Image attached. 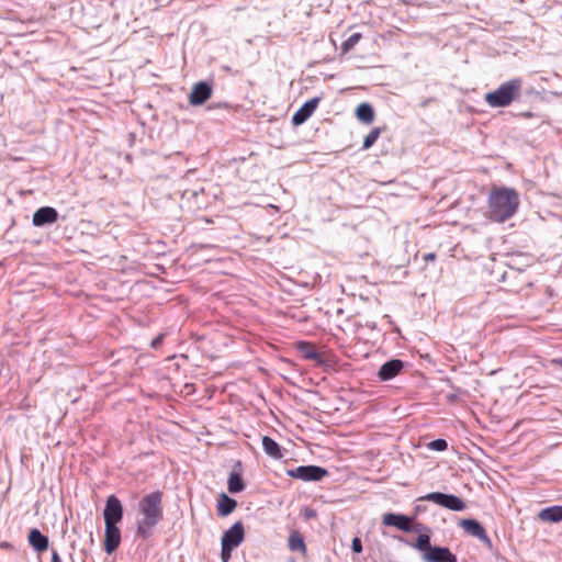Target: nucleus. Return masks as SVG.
<instances>
[{
  "mask_svg": "<svg viewBox=\"0 0 562 562\" xmlns=\"http://www.w3.org/2000/svg\"><path fill=\"white\" fill-rule=\"evenodd\" d=\"M139 518L137 519L136 536L147 540L154 535V529L164 518L162 493L154 491L142 497L138 503Z\"/></svg>",
  "mask_w": 562,
  "mask_h": 562,
  "instance_id": "f257e3e1",
  "label": "nucleus"
},
{
  "mask_svg": "<svg viewBox=\"0 0 562 562\" xmlns=\"http://www.w3.org/2000/svg\"><path fill=\"white\" fill-rule=\"evenodd\" d=\"M519 204V194L515 189L494 188L488 195V218L504 223L515 215Z\"/></svg>",
  "mask_w": 562,
  "mask_h": 562,
  "instance_id": "f03ea898",
  "label": "nucleus"
},
{
  "mask_svg": "<svg viewBox=\"0 0 562 562\" xmlns=\"http://www.w3.org/2000/svg\"><path fill=\"white\" fill-rule=\"evenodd\" d=\"M521 89L522 80L520 78H514L503 82L496 90L487 92L484 97V101L491 108H506L520 97Z\"/></svg>",
  "mask_w": 562,
  "mask_h": 562,
  "instance_id": "7ed1b4c3",
  "label": "nucleus"
},
{
  "mask_svg": "<svg viewBox=\"0 0 562 562\" xmlns=\"http://www.w3.org/2000/svg\"><path fill=\"white\" fill-rule=\"evenodd\" d=\"M428 501L452 512H462L467 508L465 502L457 495L441 492H431L417 499V502Z\"/></svg>",
  "mask_w": 562,
  "mask_h": 562,
  "instance_id": "20e7f679",
  "label": "nucleus"
},
{
  "mask_svg": "<svg viewBox=\"0 0 562 562\" xmlns=\"http://www.w3.org/2000/svg\"><path fill=\"white\" fill-rule=\"evenodd\" d=\"M286 474L304 482H318L327 476L328 472L325 468L318 465H300L288 470Z\"/></svg>",
  "mask_w": 562,
  "mask_h": 562,
  "instance_id": "39448f33",
  "label": "nucleus"
},
{
  "mask_svg": "<svg viewBox=\"0 0 562 562\" xmlns=\"http://www.w3.org/2000/svg\"><path fill=\"white\" fill-rule=\"evenodd\" d=\"M104 524H119L123 518V505L115 495H110L105 501L103 510Z\"/></svg>",
  "mask_w": 562,
  "mask_h": 562,
  "instance_id": "423d86ee",
  "label": "nucleus"
},
{
  "mask_svg": "<svg viewBox=\"0 0 562 562\" xmlns=\"http://www.w3.org/2000/svg\"><path fill=\"white\" fill-rule=\"evenodd\" d=\"M459 526L463 529V531L467 535L479 539L488 547L492 544L491 539L486 533L484 527L477 520L472 518L460 519Z\"/></svg>",
  "mask_w": 562,
  "mask_h": 562,
  "instance_id": "0eeeda50",
  "label": "nucleus"
},
{
  "mask_svg": "<svg viewBox=\"0 0 562 562\" xmlns=\"http://www.w3.org/2000/svg\"><path fill=\"white\" fill-rule=\"evenodd\" d=\"M245 538L244 525L241 521H236L231 528L224 531L221 544L236 549Z\"/></svg>",
  "mask_w": 562,
  "mask_h": 562,
  "instance_id": "6e6552de",
  "label": "nucleus"
},
{
  "mask_svg": "<svg viewBox=\"0 0 562 562\" xmlns=\"http://www.w3.org/2000/svg\"><path fill=\"white\" fill-rule=\"evenodd\" d=\"M212 86L207 81L196 82L191 90L189 95V102L191 105H202L212 95Z\"/></svg>",
  "mask_w": 562,
  "mask_h": 562,
  "instance_id": "1a4fd4ad",
  "label": "nucleus"
},
{
  "mask_svg": "<svg viewBox=\"0 0 562 562\" xmlns=\"http://www.w3.org/2000/svg\"><path fill=\"white\" fill-rule=\"evenodd\" d=\"M415 516H407L403 514L386 513L383 515L382 522L385 526H392L404 532H412L411 522L414 521Z\"/></svg>",
  "mask_w": 562,
  "mask_h": 562,
  "instance_id": "9d476101",
  "label": "nucleus"
},
{
  "mask_svg": "<svg viewBox=\"0 0 562 562\" xmlns=\"http://www.w3.org/2000/svg\"><path fill=\"white\" fill-rule=\"evenodd\" d=\"M322 98L315 97L307 100L292 116V124L294 126L305 123L317 109Z\"/></svg>",
  "mask_w": 562,
  "mask_h": 562,
  "instance_id": "9b49d317",
  "label": "nucleus"
},
{
  "mask_svg": "<svg viewBox=\"0 0 562 562\" xmlns=\"http://www.w3.org/2000/svg\"><path fill=\"white\" fill-rule=\"evenodd\" d=\"M58 212L52 206H42L33 214L32 223L36 227H43L57 222Z\"/></svg>",
  "mask_w": 562,
  "mask_h": 562,
  "instance_id": "f8f14e48",
  "label": "nucleus"
},
{
  "mask_svg": "<svg viewBox=\"0 0 562 562\" xmlns=\"http://www.w3.org/2000/svg\"><path fill=\"white\" fill-rule=\"evenodd\" d=\"M104 550L108 554L113 553L121 543V530L117 524H104Z\"/></svg>",
  "mask_w": 562,
  "mask_h": 562,
  "instance_id": "ddd939ff",
  "label": "nucleus"
},
{
  "mask_svg": "<svg viewBox=\"0 0 562 562\" xmlns=\"http://www.w3.org/2000/svg\"><path fill=\"white\" fill-rule=\"evenodd\" d=\"M404 368V362L400 359H391L384 362L378 372V378L381 381H389L395 378Z\"/></svg>",
  "mask_w": 562,
  "mask_h": 562,
  "instance_id": "4468645a",
  "label": "nucleus"
},
{
  "mask_svg": "<svg viewBox=\"0 0 562 562\" xmlns=\"http://www.w3.org/2000/svg\"><path fill=\"white\" fill-rule=\"evenodd\" d=\"M424 560L427 562H457V557L449 548L435 546L424 554Z\"/></svg>",
  "mask_w": 562,
  "mask_h": 562,
  "instance_id": "2eb2a0df",
  "label": "nucleus"
},
{
  "mask_svg": "<svg viewBox=\"0 0 562 562\" xmlns=\"http://www.w3.org/2000/svg\"><path fill=\"white\" fill-rule=\"evenodd\" d=\"M296 350L301 353L302 358L305 360H314L317 363H324V358L321 352L316 350L315 345L308 341H297Z\"/></svg>",
  "mask_w": 562,
  "mask_h": 562,
  "instance_id": "dca6fc26",
  "label": "nucleus"
},
{
  "mask_svg": "<svg viewBox=\"0 0 562 562\" xmlns=\"http://www.w3.org/2000/svg\"><path fill=\"white\" fill-rule=\"evenodd\" d=\"M27 540L30 546L38 553L44 552L48 549L49 539L43 535L38 529L33 528L30 530Z\"/></svg>",
  "mask_w": 562,
  "mask_h": 562,
  "instance_id": "f3484780",
  "label": "nucleus"
},
{
  "mask_svg": "<svg viewBox=\"0 0 562 562\" xmlns=\"http://www.w3.org/2000/svg\"><path fill=\"white\" fill-rule=\"evenodd\" d=\"M237 502L234 498L222 493L217 499V514L222 517L228 516L235 510Z\"/></svg>",
  "mask_w": 562,
  "mask_h": 562,
  "instance_id": "a211bd4d",
  "label": "nucleus"
},
{
  "mask_svg": "<svg viewBox=\"0 0 562 562\" xmlns=\"http://www.w3.org/2000/svg\"><path fill=\"white\" fill-rule=\"evenodd\" d=\"M538 517L543 521L560 522L562 521V506L546 507L540 510Z\"/></svg>",
  "mask_w": 562,
  "mask_h": 562,
  "instance_id": "6ab92c4d",
  "label": "nucleus"
},
{
  "mask_svg": "<svg viewBox=\"0 0 562 562\" xmlns=\"http://www.w3.org/2000/svg\"><path fill=\"white\" fill-rule=\"evenodd\" d=\"M262 448H263L265 452L273 459L278 460L283 457L281 447L279 446V443L269 436L262 437Z\"/></svg>",
  "mask_w": 562,
  "mask_h": 562,
  "instance_id": "aec40b11",
  "label": "nucleus"
},
{
  "mask_svg": "<svg viewBox=\"0 0 562 562\" xmlns=\"http://www.w3.org/2000/svg\"><path fill=\"white\" fill-rule=\"evenodd\" d=\"M356 117L366 124H370L374 120V110L370 103L363 102L356 109Z\"/></svg>",
  "mask_w": 562,
  "mask_h": 562,
  "instance_id": "412c9836",
  "label": "nucleus"
},
{
  "mask_svg": "<svg viewBox=\"0 0 562 562\" xmlns=\"http://www.w3.org/2000/svg\"><path fill=\"white\" fill-rule=\"evenodd\" d=\"M227 488L232 494L240 493L245 490V483L239 472H236L235 469L231 472L227 480Z\"/></svg>",
  "mask_w": 562,
  "mask_h": 562,
  "instance_id": "4be33fe9",
  "label": "nucleus"
},
{
  "mask_svg": "<svg viewBox=\"0 0 562 562\" xmlns=\"http://www.w3.org/2000/svg\"><path fill=\"white\" fill-rule=\"evenodd\" d=\"M289 549L291 551L306 552V546L302 535L299 531H292L289 536Z\"/></svg>",
  "mask_w": 562,
  "mask_h": 562,
  "instance_id": "5701e85b",
  "label": "nucleus"
},
{
  "mask_svg": "<svg viewBox=\"0 0 562 562\" xmlns=\"http://www.w3.org/2000/svg\"><path fill=\"white\" fill-rule=\"evenodd\" d=\"M435 546H431V543H430V536H429V533H420L417 537L416 542L414 544V548H416L419 551H423L424 554L426 552H429L430 549H432Z\"/></svg>",
  "mask_w": 562,
  "mask_h": 562,
  "instance_id": "b1692460",
  "label": "nucleus"
},
{
  "mask_svg": "<svg viewBox=\"0 0 562 562\" xmlns=\"http://www.w3.org/2000/svg\"><path fill=\"white\" fill-rule=\"evenodd\" d=\"M382 130L381 127H374L372 128L369 134L364 137L362 149H369L373 146V144L376 142L381 134Z\"/></svg>",
  "mask_w": 562,
  "mask_h": 562,
  "instance_id": "393cba45",
  "label": "nucleus"
},
{
  "mask_svg": "<svg viewBox=\"0 0 562 562\" xmlns=\"http://www.w3.org/2000/svg\"><path fill=\"white\" fill-rule=\"evenodd\" d=\"M362 35L360 33L351 34L344 43L341 44L342 53L350 52L361 40Z\"/></svg>",
  "mask_w": 562,
  "mask_h": 562,
  "instance_id": "a878e982",
  "label": "nucleus"
},
{
  "mask_svg": "<svg viewBox=\"0 0 562 562\" xmlns=\"http://www.w3.org/2000/svg\"><path fill=\"white\" fill-rule=\"evenodd\" d=\"M428 448L435 451H445L448 448V442L445 439L438 438L430 441Z\"/></svg>",
  "mask_w": 562,
  "mask_h": 562,
  "instance_id": "bb28decb",
  "label": "nucleus"
},
{
  "mask_svg": "<svg viewBox=\"0 0 562 562\" xmlns=\"http://www.w3.org/2000/svg\"><path fill=\"white\" fill-rule=\"evenodd\" d=\"M233 548L222 544L221 559L223 562H228L232 558Z\"/></svg>",
  "mask_w": 562,
  "mask_h": 562,
  "instance_id": "cd10ccee",
  "label": "nucleus"
},
{
  "mask_svg": "<svg viewBox=\"0 0 562 562\" xmlns=\"http://www.w3.org/2000/svg\"><path fill=\"white\" fill-rule=\"evenodd\" d=\"M411 528H412V532H420V531H426L428 533L430 532L429 527H427L426 525H424L422 522H417V524L411 522Z\"/></svg>",
  "mask_w": 562,
  "mask_h": 562,
  "instance_id": "c85d7f7f",
  "label": "nucleus"
},
{
  "mask_svg": "<svg viewBox=\"0 0 562 562\" xmlns=\"http://www.w3.org/2000/svg\"><path fill=\"white\" fill-rule=\"evenodd\" d=\"M351 549L353 552L356 553H361L363 548H362V542L361 540L358 538V537H355L351 541Z\"/></svg>",
  "mask_w": 562,
  "mask_h": 562,
  "instance_id": "c756f323",
  "label": "nucleus"
},
{
  "mask_svg": "<svg viewBox=\"0 0 562 562\" xmlns=\"http://www.w3.org/2000/svg\"><path fill=\"white\" fill-rule=\"evenodd\" d=\"M316 516H317V514H316L315 509L310 508V507H306L304 509V517H305V519H312V518H315Z\"/></svg>",
  "mask_w": 562,
  "mask_h": 562,
  "instance_id": "7c9ffc66",
  "label": "nucleus"
},
{
  "mask_svg": "<svg viewBox=\"0 0 562 562\" xmlns=\"http://www.w3.org/2000/svg\"><path fill=\"white\" fill-rule=\"evenodd\" d=\"M162 339H164V336L162 335H159L157 336L156 338H154L151 340V347L153 348H158L161 344H162Z\"/></svg>",
  "mask_w": 562,
  "mask_h": 562,
  "instance_id": "2f4dec72",
  "label": "nucleus"
},
{
  "mask_svg": "<svg viewBox=\"0 0 562 562\" xmlns=\"http://www.w3.org/2000/svg\"><path fill=\"white\" fill-rule=\"evenodd\" d=\"M52 562H63L59 553L56 550H52Z\"/></svg>",
  "mask_w": 562,
  "mask_h": 562,
  "instance_id": "473e14b6",
  "label": "nucleus"
},
{
  "mask_svg": "<svg viewBox=\"0 0 562 562\" xmlns=\"http://www.w3.org/2000/svg\"><path fill=\"white\" fill-rule=\"evenodd\" d=\"M425 510H426V506H423V505H420V504H417V505L414 507V512H415V515H414V516H416V515H418V514H420V513H423V512H425Z\"/></svg>",
  "mask_w": 562,
  "mask_h": 562,
  "instance_id": "72a5a7b5",
  "label": "nucleus"
},
{
  "mask_svg": "<svg viewBox=\"0 0 562 562\" xmlns=\"http://www.w3.org/2000/svg\"><path fill=\"white\" fill-rule=\"evenodd\" d=\"M435 259H436V255L434 252H429V254L424 255V260L425 261H434Z\"/></svg>",
  "mask_w": 562,
  "mask_h": 562,
  "instance_id": "f704fd0d",
  "label": "nucleus"
},
{
  "mask_svg": "<svg viewBox=\"0 0 562 562\" xmlns=\"http://www.w3.org/2000/svg\"><path fill=\"white\" fill-rule=\"evenodd\" d=\"M553 363H555V364H558V366H560V367L562 368V358H560V359H554V360H553Z\"/></svg>",
  "mask_w": 562,
  "mask_h": 562,
  "instance_id": "c9c22d12",
  "label": "nucleus"
},
{
  "mask_svg": "<svg viewBox=\"0 0 562 562\" xmlns=\"http://www.w3.org/2000/svg\"><path fill=\"white\" fill-rule=\"evenodd\" d=\"M222 69L226 72H232V68L229 66H222Z\"/></svg>",
  "mask_w": 562,
  "mask_h": 562,
  "instance_id": "e433bc0d",
  "label": "nucleus"
},
{
  "mask_svg": "<svg viewBox=\"0 0 562 562\" xmlns=\"http://www.w3.org/2000/svg\"><path fill=\"white\" fill-rule=\"evenodd\" d=\"M236 468H238V469L240 470V468H241V462H240V461H238V462L235 464V469H236Z\"/></svg>",
  "mask_w": 562,
  "mask_h": 562,
  "instance_id": "4c0bfd02",
  "label": "nucleus"
},
{
  "mask_svg": "<svg viewBox=\"0 0 562 562\" xmlns=\"http://www.w3.org/2000/svg\"><path fill=\"white\" fill-rule=\"evenodd\" d=\"M454 398H456V395H451V396H449V400H450V401H453Z\"/></svg>",
  "mask_w": 562,
  "mask_h": 562,
  "instance_id": "58836bf2",
  "label": "nucleus"
},
{
  "mask_svg": "<svg viewBox=\"0 0 562 562\" xmlns=\"http://www.w3.org/2000/svg\"><path fill=\"white\" fill-rule=\"evenodd\" d=\"M532 114L530 112L526 113L525 116L530 117Z\"/></svg>",
  "mask_w": 562,
  "mask_h": 562,
  "instance_id": "ea45409f",
  "label": "nucleus"
}]
</instances>
